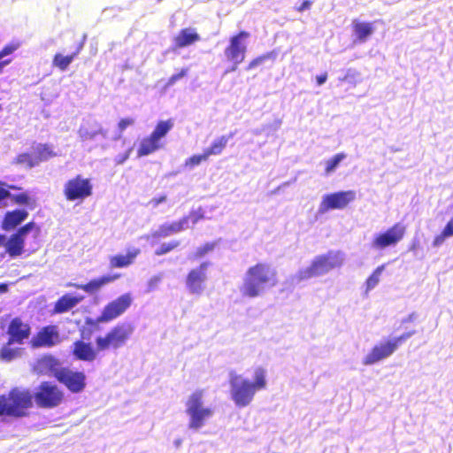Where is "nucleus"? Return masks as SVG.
Segmentation results:
<instances>
[{
  "instance_id": "4be33fe9",
  "label": "nucleus",
  "mask_w": 453,
  "mask_h": 453,
  "mask_svg": "<svg viewBox=\"0 0 453 453\" xmlns=\"http://www.w3.org/2000/svg\"><path fill=\"white\" fill-rule=\"evenodd\" d=\"M201 40L200 35L194 27H185L179 31L173 38L174 49H183Z\"/></svg>"
},
{
  "instance_id": "3c124183",
  "label": "nucleus",
  "mask_w": 453,
  "mask_h": 453,
  "mask_svg": "<svg viewBox=\"0 0 453 453\" xmlns=\"http://www.w3.org/2000/svg\"><path fill=\"white\" fill-rule=\"evenodd\" d=\"M326 79H327V73H322L320 75H318L316 77L317 84L318 85L324 84L326 82Z\"/></svg>"
},
{
  "instance_id": "13d9d810",
  "label": "nucleus",
  "mask_w": 453,
  "mask_h": 453,
  "mask_svg": "<svg viewBox=\"0 0 453 453\" xmlns=\"http://www.w3.org/2000/svg\"><path fill=\"white\" fill-rule=\"evenodd\" d=\"M9 188H10L11 189H20V188L16 187V186H13V185H10V186H9Z\"/></svg>"
},
{
  "instance_id": "f03ea898",
  "label": "nucleus",
  "mask_w": 453,
  "mask_h": 453,
  "mask_svg": "<svg viewBox=\"0 0 453 453\" xmlns=\"http://www.w3.org/2000/svg\"><path fill=\"white\" fill-rule=\"evenodd\" d=\"M33 407L34 393L27 388L12 387L0 395V418H25Z\"/></svg>"
},
{
  "instance_id": "4468645a",
  "label": "nucleus",
  "mask_w": 453,
  "mask_h": 453,
  "mask_svg": "<svg viewBox=\"0 0 453 453\" xmlns=\"http://www.w3.org/2000/svg\"><path fill=\"white\" fill-rule=\"evenodd\" d=\"M57 380L65 385V388L72 393H80L86 387V375L82 372L73 371L67 367H64Z\"/></svg>"
},
{
  "instance_id": "864d4df0",
  "label": "nucleus",
  "mask_w": 453,
  "mask_h": 453,
  "mask_svg": "<svg viewBox=\"0 0 453 453\" xmlns=\"http://www.w3.org/2000/svg\"><path fill=\"white\" fill-rule=\"evenodd\" d=\"M11 63V59L0 60V73L3 72L4 67Z\"/></svg>"
},
{
  "instance_id": "79ce46f5",
  "label": "nucleus",
  "mask_w": 453,
  "mask_h": 453,
  "mask_svg": "<svg viewBox=\"0 0 453 453\" xmlns=\"http://www.w3.org/2000/svg\"><path fill=\"white\" fill-rule=\"evenodd\" d=\"M208 158L209 157L203 151L202 154L193 155L190 157H188V159H186L184 165L186 167L192 168L196 165H200L203 161H206Z\"/></svg>"
},
{
  "instance_id": "bf43d9fd",
  "label": "nucleus",
  "mask_w": 453,
  "mask_h": 453,
  "mask_svg": "<svg viewBox=\"0 0 453 453\" xmlns=\"http://www.w3.org/2000/svg\"><path fill=\"white\" fill-rule=\"evenodd\" d=\"M3 111V106L0 104V112Z\"/></svg>"
},
{
  "instance_id": "a19ab883",
  "label": "nucleus",
  "mask_w": 453,
  "mask_h": 453,
  "mask_svg": "<svg viewBox=\"0 0 453 453\" xmlns=\"http://www.w3.org/2000/svg\"><path fill=\"white\" fill-rule=\"evenodd\" d=\"M181 219H186V225L188 221H191L193 225H196L198 221L204 219V211L202 207H199L197 210H192L188 215L184 216Z\"/></svg>"
},
{
  "instance_id": "a878e982",
  "label": "nucleus",
  "mask_w": 453,
  "mask_h": 453,
  "mask_svg": "<svg viewBox=\"0 0 453 453\" xmlns=\"http://www.w3.org/2000/svg\"><path fill=\"white\" fill-rule=\"evenodd\" d=\"M139 249H133L127 250L126 255L118 254L110 257V267L111 268H123L132 265L140 254Z\"/></svg>"
},
{
  "instance_id": "aec40b11",
  "label": "nucleus",
  "mask_w": 453,
  "mask_h": 453,
  "mask_svg": "<svg viewBox=\"0 0 453 453\" xmlns=\"http://www.w3.org/2000/svg\"><path fill=\"white\" fill-rule=\"evenodd\" d=\"M121 274H106L99 278L92 279L85 284L70 283L68 286L81 289L89 295H95L106 284L111 283L120 278Z\"/></svg>"
},
{
  "instance_id": "4d7b16f0",
  "label": "nucleus",
  "mask_w": 453,
  "mask_h": 453,
  "mask_svg": "<svg viewBox=\"0 0 453 453\" xmlns=\"http://www.w3.org/2000/svg\"><path fill=\"white\" fill-rule=\"evenodd\" d=\"M4 241H5V235L0 234V245L3 244Z\"/></svg>"
},
{
  "instance_id": "5701e85b",
  "label": "nucleus",
  "mask_w": 453,
  "mask_h": 453,
  "mask_svg": "<svg viewBox=\"0 0 453 453\" xmlns=\"http://www.w3.org/2000/svg\"><path fill=\"white\" fill-rule=\"evenodd\" d=\"M184 229H186V219H180L178 221L160 225L157 230L151 232L150 236L154 239L166 238Z\"/></svg>"
},
{
  "instance_id": "393cba45",
  "label": "nucleus",
  "mask_w": 453,
  "mask_h": 453,
  "mask_svg": "<svg viewBox=\"0 0 453 453\" xmlns=\"http://www.w3.org/2000/svg\"><path fill=\"white\" fill-rule=\"evenodd\" d=\"M83 300V296L65 294L54 303L52 313L61 314L69 311Z\"/></svg>"
},
{
  "instance_id": "58836bf2",
  "label": "nucleus",
  "mask_w": 453,
  "mask_h": 453,
  "mask_svg": "<svg viewBox=\"0 0 453 453\" xmlns=\"http://www.w3.org/2000/svg\"><path fill=\"white\" fill-rule=\"evenodd\" d=\"M275 57H276V54L273 51H270L265 54L260 55V56L255 58L254 59H252L247 65L246 69L251 70L268 59H274Z\"/></svg>"
},
{
  "instance_id": "0eeeda50",
  "label": "nucleus",
  "mask_w": 453,
  "mask_h": 453,
  "mask_svg": "<svg viewBox=\"0 0 453 453\" xmlns=\"http://www.w3.org/2000/svg\"><path fill=\"white\" fill-rule=\"evenodd\" d=\"M415 331L405 332L398 337L388 339L383 342L374 345L370 352L364 357L363 365H371L390 357L398 347L411 337Z\"/></svg>"
},
{
  "instance_id": "4c0bfd02",
  "label": "nucleus",
  "mask_w": 453,
  "mask_h": 453,
  "mask_svg": "<svg viewBox=\"0 0 453 453\" xmlns=\"http://www.w3.org/2000/svg\"><path fill=\"white\" fill-rule=\"evenodd\" d=\"M180 246L179 241H171L166 243H162L157 249L155 250L154 254L156 256H163L169 252H172Z\"/></svg>"
},
{
  "instance_id": "7ed1b4c3",
  "label": "nucleus",
  "mask_w": 453,
  "mask_h": 453,
  "mask_svg": "<svg viewBox=\"0 0 453 453\" xmlns=\"http://www.w3.org/2000/svg\"><path fill=\"white\" fill-rule=\"evenodd\" d=\"M277 283L276 270L267 263L258 262L248 268L241 293L243 296L255 298L260 296L265 287H274Z\"/></svg>"
},
{
  "instance_id": "412c9836",
  "label": "nucleus",
  "mask_w": 453,
  "mask_h": 453,
  "mask_svg": "<svg viewBox=\"0 0 453 453\" xmlns=\"http://www.w3.org/2000/svg\"><path fill=\"white\" fill-rule=\"evenodd\" d=\"M62 369L64 367L61 366L59 360L51 355L42 356L35 364V370L38 373L53 375L56 379Z\"/></svg>"
},
{
  "instance_id": "6e6d98bb",
  "label": "nucleus",
  "mask_w": 453,
  "mask_h": 453,
  "mask_svg": "<svg viewBox=\"0 0 453 453\" xmlns=\"http://www.w3.org/2000/svg\"><path fill=\"white\" fill-rule=\"evenodd\" d=\"M418 247V242H412L410 246V250H415Z\"/></svg>"
},
{
  "instance_id": "5fc2aeb1",
  "label": "nucleus",
  "mask_w": 453,
  "mask_h": 453,
  "mask_svg": "<svg viewBox=\"0 0 453 453\" xmlns=\"http://www.w3.org/2000/svg\"><path fill=\"white\" fill-rule=\"evenodd\" d=\"M8 291V285L6 283L0 284V293H6Z\"/></svg>"
},
{
  "instance_id": "6ab92c4d",
  "label": "nucleus",
  "mask_w": 453,
  "mask_h": 453,
  "mask_svg": "<svg viewBox=\"0 0 453 453\" xmlns=\"http://www.w3.org/2000/svg\"><path fill=\"white\" fill-rule=\"evenodd\" d=\"M99 352L97 345L93 347L90 342H86L82 340H77L73 343L72 355L73 357L80 361L93 362L96 359Z\"/></svg>"
},
{
  "instance_id": "c9c22d12",
  "label": "nucleus",
  "mask_w": 453,
  "mask_h": 453,
  "mask_svg": "<svg viewBox=\"0 0 453 453\" xmlns=\"http://www.w3.org/2000/svg\"><path fill=\"white\" fill-rule=\"evenodd\" d=\"M14 162L18 165H26L28 168H33L37 165L34 155L27 152L17 155V157L14 159Z\"/></svg>"
},
{
  "instance_id": "72a5a7b5",
  "label": "nucleus",
  "mask_w": 453,
  "mask_h": 453,
  "mask_svg": "<svg viewBox=\"0 0 453 453\" xmlns=\"http://www.w3.org/2000/svg\"><path fill=\"white\" fill-rule=\"evenodd\" d=\"M451 236H453V218L448 221L442 231L434 238L433 245L434 247L441 246L446 238Z\"/></svg>"
},
{
  "instance_id": "f704fd0d",
  "label": "nucleus",
  "mask_w": 453,
  "mask_h": 453,
  "mask_svg": "<svg viewBox=\"0 0 453 453\" xmlns=\"http://www.w3.org/2000/svg\"><path fill=\"white\" fill-rule=\"evenodd\" d=\"M19 356V349L11 348L8 343L0 349V359L4 362H11Z\"/></svg>"
},
{
  "instance_id": "423d86ee",
  "label": "nucleus",
  "mask_w": 453,
  "mask_h": 453,
  "mask_svg": "<svg viewBox=\"0 0 453 453\" xmlns=\"http://www.w3.org/2000/svg\"><path fill=\"white\" fill-rule=\"evenodd\" d=\"M203 392L196 390L193 392L187 403L186 412L189 416V427L198 429L204 426L206 420L213 415V410L203 406Z\"/></svg>"
},
{
  "instance_id": "1a4fd4ad",
  "label": "nucleus",
  "mask_w": 453,
  "mask_h": 453,
  "mask_svg": "<svg viewBox=\"0 0 453 453\" xmlns=\"http://www.w3.org/2000/svg\"><path fill=\"white\" fill-rule=\"evenodd\" d=\"M250 36L249 32L242 30L230 37L229 44L224 50V56L226 61L232 64V66L226 73L234 72L238 65L244 61L247 52L244 40Z\"/></svg>"
},
{
  "instance_id": "7c9ffc66",
  "label": "nucleus",
  "mask_w": 453,
  "mask_h": 453,
  "mask_svg": "<svg viewBox=\"0 0 453 453\" xmlns=\"http://www.w3.org/2000/svg\"><path fill=\"white\" fill-rule=\"evenodd\" d=\"M173 119L158 121L154 130L150 133V134L154 136L157 140L161 142V139L167 134V133L173 128Z\"/></svg>"
},
{
  "instance_id": "a18cd8bd",
  "label": "nucleus",
  "mask_w": 453,
  "mask_h": 453,
  "mask_svg": "<svg viewBox=\"0 0 453 453\" xmlns=\"http://www.w3.org/2000/svg\"><path fill=\"white\" fill-rule=\"evenodd\" d=\"M188 73V67L182 68L180 72H178L177 73L173 74L167 80V81L165 83V87L169 88V87L174 85L179 80H180L181 78L187 76Z\"/></svg>"
},
{
  "instance_id": "473e14b6",
  "label": "nucleus",
  "mask_w": 453,
  "mask_h": 453,
  "mask_svg": "<svg viewBox=\"0 0 453 453\" xmlns=\"http://www.w3.org/2000/svg\"><path fill=\"white\" fill-rule=\"evenodd\" d=\"M96 129L89 130L88 127H81L79 134L82 141H88L94 139L97 135H106V131L101 127L99 123L95 124Z\"/></svg>"
},
{
  "instance_id": "49530a36",
  "label": "nucleus",
  "mask_w": 453,
  "mask_h": 453,
  "mask_svg": "<svg viewBox=\"0 0 453 453\" xmlns=\"http://www.w3.org/2000/svg\"><path fill=\"white\" fill-rule=\"evenodd\" d=\"M134 124V119L133 118H123L118 122V130L119 133L125 131L128 127L133 126Z\"/></svg>"
},
{
  "instance_id": "20e7f679",
  "label": "nucleus",
  "mask_w": 453,
  "mask_h": 453,
  "mask_svg": "<svg viewBox=\"0 0 453 453\" xmlns=\"http://www.w3.org/2000/svg\"><path fill=\"white\" fill-rule=\"evenodd\" d=\"M134 326L132 322H119L112 326L104 335L96 338L98 349L104 351L119 349L124 347L132 338Z\"/></svg>"
},
{
  "instance_id": "39448f33",
  "label": "nucleus",
  "mask_w": 453,
  "mask_h": 453,
  "mask_svg": "<svg viewBox=\"0 0 453 453\" xmlns=\"http://www.w3.org/2000/svg\"><path fill=\"white\" fill-rule=\"evenodd\" d=\"M342 265V257L339 251L330 250L326 254L315 257L310 265L298 272L300 280L324 275Z\"/></svg>"
},
{
  "instance_id": "f3484780",
  "label": "nucleus",
  "mask_w": 453,
  "mask_h": 453,
  "mask_svg": "<svg viewBox=\"0 0 453 453\" xmlns=\"http://www.w3.org/2000/svg\"><path fill=\"white\" fill-rule=\"evenodd\" d=\"M208 265V262H203L198 267L191 269L187 274L186 286L190 293L196 295L202 293Z\"/></svg>"
},
{
  "instance_id": "c756f323",
  "label": "nucleus",
  "mask_w": 453,
  "mask_h": 453,
  "mask_svg": "<svg viewBox=\"0 0 453 453\" xmlns=\"http://www.w3.org/2000/svg\"><path fill=\"white\" fill-rule=\"evenodd\" d=\"M232 135H230L231 137ZM229 136H220L217 139H215L212 143L205 149L203 151L207 155L208 157L213 155H219L226 148L227 142H228Z\"/></svg>"
},
{
  "instance_id": "9d476101",
  "label": "nucleus",
  "mask_w": 453,
  "mask_h": 453,
  "mask_svg": "<svg viewBox=\"0 0 453 453\" xmlns=\"http://www.w3.org/2000/svg\"><path fill=\"white\" fill-rule=\"evenodd\" d=\"M63 194L67 201H83L93 194L91 180L78 174L65 183Z\"/></svg>"
},
{
  "instance_id": "2f4dec72",
  "label": "nucleus",
  "mask_w": 453,
  "mask_h": 453,
  "mask_svg": "<svg viewBox=\"0 0 453 453\" xmlns=\"http://www.w3.org/2000/svg\"><path fill=\"white\" fill-rule=\"evenodd\" d=\"M76 57V53H73L67 56H63L60 53H57L53 57L52 65L58 68L60 71H65L70 64L73 61Z\"/></svg>"
},
{
  "instance_id": "603ef678",
  "label": "nucleus",
  "mask_w": 453,
  "mask_h": 453,
  "mask_svg": "<svg viewBox=\"0 0 453 453\" xmlns=\"http://www.w3.org/2000/svg\"><path fill=\"white\" fill-rule=\"evenodd\" d=\"M166 199L165 196H161L159 197H155L151 200V203L154 204V205H157L163 202H165Z\"/></svg>"
},
{
  "instance_id": "ddd939ff",
  "label": "nucleus",
  "mask_w": 453,
  "mask_h": 453,
  "mask_svg": "<svg viewBox=\"0 0 453 453\" xmlns=\"http://www.w3.org/2000/svg\"><path fill=\"white\" fill-rule=\"evenodd\" d=\"M35 227V222L30 221L12 234L7 240L5 239L2 245L4 246L5 252L9 257H17L24 253L26 237Z\"/></svg>"
},
{
  "instance_id": "cd10ccee",
  "label": "nucleus",
  "mask_w": 453,
  "mask_h": 453,
  "mask_svg": "<svg viewBox=\"0 0 453 453\" xmlns=\"http://www.w3.org/2000/svg\"><path fill=\"white\" fill-rule=\"evenodd\" d=\"M57 156L58 154L54 150L53 145L50 143H38L35 148L34 157H35L37 165Z\"/></svg>"
},
{
  "instance_id": "a211bd4d",
  "label": "nucleus",
  "mask_w": 453,
  "mask_h": 453,
  "mask_svg": "<svg viewBox=\"0 0 453 453\" xmlns=\"http://www.w3.org/2000/svg\"><path fill=\"white\" fill-rule=\"evenodd\" d=\"M8 345L12 343L21 344L31 334V327L27 323L22 321L20 318H14L11 320L8 331Z\"/></svg>"
},
{
  "instance_id": "dca6fc26",
  "label": "nucleus",
  "mask_w": 453,
  "mask_h": 453,
  "mask_svg": "<svg viewBox=\"0 0 453 453\" xmlns=\"http://www.w3.org/2000/svg\"><path fill=\"white\" fill-rule=\"evenodd\" d=\"M356 198V193L353 190L340 191L326 195L321 202L320 210L326 211L329 210H341L345 208L350 202Z\"/></svg>"
},
{
  "instance_id": "bb28decb",
  "label": "nucleus",
  "mask_w": 453,
  "mask_h": 453,
  "mask_svg": "<svg viewBox=\"0 0 453 453\" xmlns=\"http://www.w3.org/2000/svg\"><path fill=\"white\" fill-rule=\"evenodd\" d=\"M161 147V142H159L154 136L150 134L142 139V141L140 142L139 147L137 149V156L141 157L150 155L158 150Z\"/></svg>"
},
{
  "instance_id": "e433bc0d",
  "label": "nucleus",
  "mask_w": 453,
  "mask_h": 453,
  "mask_svg": "<svg viewBox=\"0 0 453 453\" xmlns=\"http://www.w3.org/2000/svg\"><path fill=\"white\" fill-rule=\"evenodd\" d=\"M346 157L345 153H338L326 162L325 172L326 174L334 171L338 165Z\"/></svg>"
},
{
  "instance_id": "f8f14e48",
  "label": "nucleus",
  "mask_w": 453,
  "mask_h": 453,
  "mask_svg": "<svg viewBox=\"0 0 453 453\" xmlns=\"http://www.w3.org/2000/svg\"><path fill=\"white\" fill-rule=\"evenodd\" d=\"M131 294L126 293L109 302L103 309L96 321L109 323L120 317L132 304Z\"/></svg>"
},
{
  "instance_id": "6e6552de",
  "label": "nucleus",
  "mask_w": 453,
  "mask_h": 453,
  "mask_svg": "<svg viewBox=\"0 0 453 453\" xmlns=\"http://www.w3.org/2000/svg\"><path fill=\"white\" fill-rule=\"evenodd\" d=\"M65 398L63 390L51 381H42L34 393V403L42 409H53L59 406Z\"/></svg>"
},
{
  "instance_id": "de8ad7c7",
  "label": "nucleus",
  "mask_w": 453,
  "mask_h": 453,
  "mask_svg": "<svg viewBox=\"0 0 453 453\" xmlns=\"http://www.w3.org/2000/svg\"><path fill=\"white\" fill-rule=\"evenodd\" d=\"M18 49V45L7 44L0 50V60L8 55H11Z\"/></svg>"
},
{
  "instance_id": "ea45409f",
  "label": "nucleus",
  "mask_w": 453,
  "mask_h": 453,
  "mask_svg": "<svg viewBox=\"0 0 453 453\" xmlns=\"http://www.w3.org/2000/svg\"><path fill=\"white\" fill-rule=\"evenodd\" d=\"M385 265H380L378 266L372 273L367 278L366 280V288L372 289L380 281V276L384 270Z\"/></svg>"
},
{
  "instance_id": "37998d69",
  "label": "nucleus",
  "mask_w": 453,
  "mask_h": 453,
  "mask_svg": "<svg viewBox=\"0 0 453 453\" xmlns=\"http://www.w3.org/2000/svg\"><path fill=\"white\" fill-rule=\"evenodd\" d=\"M10 197L14 203L19 205H29L32 203V198L27 192H22L15 195L11 194Z\"/></svg>"
},
{
  "instance_id": "b1692460",
  "label": "nucleus",
  "mask_w": 453,
  "mask_h": 453,
  "mask_svg": "<svg viewBox=\"0 0 453 453\" xmlns=\"http://www.w3.org/2000/svg\"><path fill=\"white\" fill-rule=\"evenodd\" d=\"M28 216L25 210H13L7 211L1 223L3 230L10 231L20 225Z\"/></svg>"
},
{
  "instance_id": "2eb2a0df",
  "label": "nucleus",
  "mask_w": 453,
  "mask_h": 453,
  "mask_svg": "<svg viewBox=\"0 0 453 453\" xmlns=\"http://www.w3.org/2000/svg\"><path fill=\"white\" fill-rule=\"evenodd\" d=\"M58 342H60V335L56 325L42 326L30 342L33 348H50Z\"/></svg>"
},
{
  "instance_id": "9b49d317",
  "label": "nucleus",
  "mask_w": 453,
  "mask_h": 453,
  "mask_svg": "<svg viewBox=\"0 0 453 453\" xmlns=\"http://www.w3.org/2000/svg\"><path fill=\"white\" fill-rule=\"evenodd\" d=\"M405 234L406 226L403 224L397 222L387 230L375 234L371 245L374 250H378L395 246L403 239Z\"/></svg>"
},
{
  "instance_id": "09e8293b",
  "label": "nucleus",
  "mask_w": 453,
  "mask_h": 453,
  "mask_svg": "<svg viewBox=\"0 0 453 453\" xmlns=\"http://www.w3.org/2000/svg\"><path fill=\"white\" fill-rule=\"evenodd\" d=\"M3 183L0 182V207L3 205V201L11 196L9 190L3 187Z\"/></svg>"
},
{
  "instance_id": "c85d7f7f",
  "label": "nucleus",
  "mask_w": 453,
  "mask_h": 453,
  "mask_svg": "<svg viewBox=\"0 0 453 453\" xmlns=\"http://www.w3.org/2000/svg\"><path fill=\"white\" fill-rule=\"evenodd\" d=\"M353 32L359 42H365L373 33L372 24L355 19L352 24Z\"/></svg>"
},
{
  "instance_id": "f257e3e1",
  "label": "nucleus",
  "mask_w": 453,
  "mask_h": 453,
  "mask_svg": "<svg viewBox=\"0 0 453 453\" xmlns=\"http://www.w3.org/2000/svg\"><path fill=\"white\" fill-rule=\"evenodd\" d=\"M266 384V371L262 367L254 371V381H250L234 372H231L229 375L231 398L239 408L248 406L253 401L256 392L265 389Z\"/></svg>"
},
{
  "instance_id": "8fccbe9b",
  "label": "nucleus",
  "mask_w": 453,
  "mask_h": 453,
  "mask_svg": "<svg viewBox=\"0 0 453 453\" xmlns=\"http://www.w3.org/2000/svg\"><path fill=\"white\" fill-rule=\"evenodd\" d=\"M311 4H312V2H311V1H310V0H304V1L301 4V5H299V6H297V7L296 8V10L298 12H303V11L310 9V8H311Z\"/></svg>"
},
{
  "instance_id": "c03bdc74",
  "label": "nucleus",
  "mask_w": 453,
  "mask_h": 453,
  "mask_svg": "<svg viewBox=\"0 0 453 453\" xmlns=\"http://www.w3.org/2000/svg\"><path fill=\"white\" fill-rule=\"evenodd\" d=\"M215 248L214 242H207L198 247L194 254L196 258H200L205 256L207 253L212 251Z\"/></svg>"
}]
</instances>
